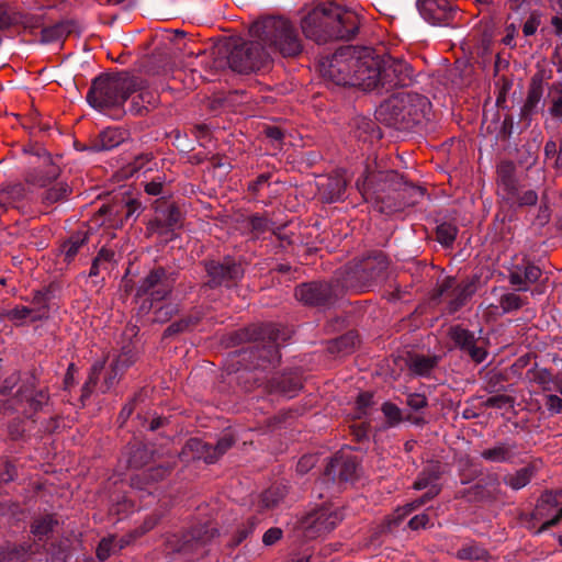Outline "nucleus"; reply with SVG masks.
<instances>
[{"instance_id":"a18cd8bd","label":"nucleus","mask_w":562,"mask_h":562,"mask_svg":"<svg viewBox=\"0 0 562 562\" xmlns=\"http://www.w3.org/2000/svg\"><path fill=\"white\" fill-rule=\"evenodd\" d=\"M9 562H25L32 555V544H14L2 549Z\"/></svg>"},{"instance_id":"7c9ffc66","label":"nucleus","mask_w":562,"mask_h":562,"mask_svg":"<svg viewBox=\"0 0 562 562\" xmlns=\"http://www.w3.org/2000/svg\"><path fill=\"white\" fill-rule=\"evenodd\" d=\"M89 239V233L87 231H77L68 239L60 245V254L64 256V260L70 262L78 255L81 247H83Z\"/></svg>"},{"instance_id":"423d86ee","label":"nucleus","mask_w":562,"mask_h":562,"mask_svg":"<svg viewBox=\"0 0 562 562\" xmlns=\"http://www.w3.org/2000/svg\"><path fill=\"white\" fill-rule=\"evenodd\" d=\"M245 339L252 340L256 345L251 348V356L257 360L256 367H263L265 362L274 363L280 359L279 341H285L281 338V331L272 324L255 326L243 333Z\"/></svg>"},{"instance_id":"f3484780","label":"nucleus","mask_w":562,"mask_h":562,"mask_svg":"<svg viewBox=\"0 0 562 562\" xmlns=\"http://www.w3.org/2000/svg\"><path fill=\"white\" fill-rule=\"evenodd\" d=\"M449 337L454 345L461 351L468 353L475 363H481L486 359L487 352L484 348L477 346V339L473 331L460 325H456L450 327Z\"/></svg>"},{"instance_id":"e433bc0d","label":"nucleus","mask_w":562,"mask_h":562,"mask_svg":"<svg viewBox=\"0 0 562 562\" xmlns=\"http://www.w3.org/2000/svg\"><path fill=\"white\" fill-rule=\"evenodd\" d=\"M555 513H552L547 506L544 507L537 501L536 507L531 513L522 514L520 516L521 521L525 524L526 528L529 530H533L537 527L538 522H544L547 519H550Z\"/></svg>"},{"instance_id":"f8f14e48","label":"nucleus","mask_w":562,"mask_h":562,"mask_svg":"<svg viewBox=\"0 0 562 562\" xmlns=\"http://www.w3.org/2000/svg\"><path fill=\"white\" fill-rule=\"evenodd\" d=\"M413 82V68L402 59L383 56L381 61L380 89L391 91Z\"/></svg>"},{"instance_id":"e2e57ef3","label":"nucleus","mask_w":562,"mask_h":562,"mask_svg":"<svg viewBox=\"0 0 562 562\" xmlns=\"http://www.w3.org/2000/svg\"><path fill=\"white\" fill-rule=\"evenodd\" d=\"M417 508H419V505L418 503H416V501L407 503L404 506L397 507L393 513L390 522L393 524L394 526H398L406 516H408Z\"/></svg>"},{"instance_id":"473e14b6","label":"nucleus","mask_w":562,"mask_h":562,"mask_svg":"<svg viewBox=\"0 0 562 562\" xmlns=\"http://www.w3.org/2000/svg\"><path fill=\"white\" fill-rule=\"evenodd\" d=\"M71 192V188L66 182H57L42 193L41 203L45 207H50L56 203L67 201Z\"/></svg>"},{"instance_id":"37998d69","label":"nucleus","mask_w":562,"mask_h":562,"mask_svg":"<svg viewBox=\"0 0 562 562\" xmlns=\"http://www.w3.org/2000/svg\"><path fill=\"white\" fill-rule=\"evenodd\" d=\"M23 153L29 156V165L49 162L52 155L38 143H30L23 147Z\"/></svg>"},{"instance_id":"13d9d810","label":"nucleus","mask_w":562,"mask_h":562,"mask_svg":"<svg viewBox=\"0 0 562 562\" xmlns=\"http://www.w3.org/2000/svg\"><path fill=\"white\" fill-rule=\"evenodd\" d=\"M537 201L538 194L533 190H527L520 194L516 191V195L512 200H507V202L517 204L518 206H532Z\"/></svg>"},{"instance_id":"39448f33","label":"nucleus","mask_w":562,"mask_h":562,"mask_svg":"<svg viewBox=\"0 0 562 562\" xmlns=\"http://www.w3.org/2000/svg\"><path fill=\"white\" fill-rule=\"evenodd\" d=\"M403 176L395 170L370 171L366 175L362 184L357 181L362 195L370 200L375 211L382 214V206L395 198L394 188L402 183Z\"/></svg>"},{"instance_id":"3c124183","label":"nucleus","mask_w":562,"mask_h":562,"mask_svg":"<svg viewBox=\"0 0 562 562\" xmlns=\"http://www.w3.org/2000/svg\"><path fill=\"white\" fill-rule=\"evenodd\" d=\"M482 405L486 408H512L515 405V397L506 394H497L486 398Z\"/></svg>"},{"instance_id":"412c9836","label":"nucleus","mask_w":562,"mask_h":562,"mask_svg":"<svg viewBox=\"0 0 562 562\" xmlns=\"http://www.w3.org/2000/svg\"><path fill=\"white\" fill-rule=\"evenodd\" d=\"M60 172L59 166L54 162L53 157H49V162L30 165L24 175V180L32 186L44 188L55 181Z\"/></svg>"},{"instance_id":"bf43d9fd","label":"nucleus","mask_w":562,"mask_h":562,"mask_svg":"<svg viewBox=\"0 0 562 562\" xmlns=\"http://www.w3.org/2000/svg\"><path fill=\"white\" fill-rule=\"evenodd\" d=\"M114 541V536H109L100 540L95 552L97 558L100 561H105L111 555V553L115 551Z\"/></svg>"},{"instance_id":"58836bf2","label":"nucleus","mask_w":562,"mask_h":562,"mask_svg":"<svg viewBox=\"0 0 562 562\" xmlns=\"http://www.w3.org/2000/svg\"><path fill=\"white\" fill-rule=\"evenodd\" d=\"M460 560L487 561L490 559L488 551L476 542L463 544L456 553Z\"/></svg>"},{"instance_id":"603ef678","label":"nucleus","mask_w":562,"mask_h":562,"mask_svg":"<svg viewBox=\"0 0 562 562\" xmlns=\"http://www.w3.org/2000/svg\"><path fill=\"white\" fill-rule=\"evenodd\" d=\"M561 497H562V491H560V492L546 491L538 498V502L540 504H542L544 507L547 506L550 510H552V513H557L562 504V502L560 499Z\"/></svg>"},{"instance_id":"a878e982","label":"nucleus","mask_w":562,"mask_h":562,"mask_svg":"<svg viewBox=\"0 0 562 562\" xmlns=\"http://www.w3.org/2000/svg\"><path fill=\"white\" fill-rule=\"evenodd\" d=\"M358 464L351 457L336 456L327 464L325 474L331 480L349 482L356 477Z\"/></svg>"},{"instance_id":"20e7f679","label":"nucleus","mask_w":562,"mask_h":562,"mask_svg":"<svg viewBox=\"0 0 562 562\" xmlns=\"http://www.w3.org/2000/svg\"><path fill=\"white\" fill-rule=\"evenodd\" d=\"M429 109L430 102L425 95L401 92L380 104L376 117L389 126L409 127L422 123Z\"/></svg>"},{"instance_id":"09e8293b","label":"nucleus","mask_w":562,"mask_h":562,"mask_svg":"<svg viewBox=\"0 0 562 562\" xmlns=\"http://www.w3.org/2000/svg\"><path fill=\"white\" fill-rule=\"evenodd\" d=\"M103 367H104V362H102V361H98V362L93 363V366L91 367L88 380L86 381V383L83 384L82 390H81L82 398L89 397L92 394V392L94 391Z\"/></svg>"},{"instance_id":"79ce46f5","label":"nucleus","mask_w":562,"mask_h":562,"mask_svg":"<svg viewBox=\"0 0 562 562\" xmlns=\"http://www.w3.org/2000/svg\"><path fill=\"white\" fill-rule=\"evenodd\" d=\"M55 525H57V520L54 518V516L45 515L34 519L33 524L31 525V532L41 540L53 531Z\"/></svg>"},{"instance_id":"c756f323","label":"nucleus","mask_w":562,"mask_h":562,"mask_svg":"<svg viewBox=\"0 0 562 562\" xmlns=\"http://www.w3.org/2000/svg\"><path fill=\"white\" fill-rule=\"evenodd\" d=\"M441 357L437 355H414L409 358L408 369L416 375L429 376L439 364Z\"/></svg>"},{"instance_id":"f03ea898","label":"nucleus","mask_w":562,"mask_h":562,"mask_svg":"<svg viewBox=\"0 0 562 562\" xmlns=\"http://www.w3.org/2000/svg\"><path fill=\"white\" fill-rule=\"evenodd\" d=\"M143 79L127 74L100 75L92 80L88 103L99 110L120 109L130 95L142 89Z\"/></svg>"},{"instance_id":"338daca9","label":"nucleus","mask_w":562,"mask_h":562,"mask_svg":"<svg viewBox=\"0 0 562 562\" xmlns=\"http://www.w3.org/2000/svg\"><path fill=\"white\" fill-rule=\"evenodd\" d=\"M48 292L47 291H35L33 293L31 303L34 305L33 308H41V312L44 317H46L48 312Z\"/></svg>"},{"instance_id":"de8ad7c7","label":"nucleus","mask_w":562,"mask_h":562,"mask_svg":"<svg viewBox=\"0 0 562 562\" xmlns=\"http://www.w3.org/2000/svg\"><path fill=\"white\" fill-rule=\"evenodd\" d=\"M158 213L161 217H165V222L171 232L182 225V213L176 204H168L166 209L159 210Z\"/></svg>"},{"instance_id":"4c0bfd02","label":"nucleus","mask_w":562,"mask_h":562,"mask_svg":"<svg viewBox=\"0 0 562 562\" xmlns=\"http://www.w3.org/2000/svg\"><path fill=\"white\" fill-rule=\"evenodd\" d=\"M359 342L358 335L349 331L328 344V350L333 353L348 355L353 351L356 345Z\"/></svg>"},{"instance_id":"c03bdc74","label":"nucleus","mask_w":562,"mask_h":562,"mask_svg":"<svg viewBox=\"0 0 562 562\" xmlns=\"http://www.w3.org/2000/svg\"><path fill=\"white\" fill-rule=\"evenodd\" d=\"M458 235V227L451 223H441L436 228V239L443 247H451Z\"/></svg>"},{"instance_id":"69168bd1","label":"nucleus","mask_w":562,"mask_h":562,"mask_svg":"<svg viewBox=\"0 0 562 562\" xmlns=\"http://www.w3.org/2000/svg\"><path fill=\"white\" fill-rule=\"evenodd\" d=\"M249 225H250L251 232L257 235L263 234V233L272 229L271 221L268 220L267 217L260 216V215H252L249 218Z\"/></svg>"},{"instance_id":"a211bd4d","label":"nucleus","mask_w":562,"mask_h":562,"mask_svg":"<svg viewBox=\"0 0 562 562\" xmlns=\"http://www.w3.org/2000/svg\"><path fill=\"white\" fill-rule=\"evenodd\" d=\"M295 297L304 305L324 306L333 300V289L326 282L302 283L295 288Z\"/></svg>"},{"instance_id":"6ab92c4d","label":"nucleus","mask_w":562,"mask_h":562,"mask_svg":"<svg viewBox=\"0 0 562 562\" xmlns=\"http://www.w3.org/2000/svg\"><path fill=\"white\" fill-rule=\"evenodd\" d=\"M36 378L31 375L18 391V400L25 402L24 413L27 415L35 414L43 409L49 402V394L46 390H36Z\"/></svg>"},{"instance_id":"5fc2aeb1","label":"nucleus","mask_w":562,"mask_h":562,"mask_svg":"<svg viewBox=\"0 0 562 562\" xmlns=\"http://www.w3.org/2000/svg\"><path fill=\"white\" fill-rule=\"evenodd\" d=\"M387 267H389V259L382 252L374 255L367 262V268L370 269L371 273L375 277L383 273L387 269Z\"/></svg>"},{"instance_id":"0eeeda50","label":"nucleus","mask_w":562,"mask_h":562,"mask_svg":"<svg viewBox=\"0 0 562 562\" xmlns=\"http://www.w3.org/2000/svg\"><path fill=\"white\" fill-rule=\"evenodd\" d=\"M227 60L234 71L249 74L265 67L270 53L260 41L241 42L232 48Z\"/></svg>"},{"instance_id":"9d476101","label":"nucleus","mask_w":562,"mask_h":562,"mask_svg":"<svg viewBox=\"0 0 562 562\" xmlns=\"http://www.w3.org/2000/svg\"><path fill=\"white\" fill-rule=\"evenodd\" d=\"M178 279L176 271L167 270L164 267H155L142 279L136 296H147L151 302H159L167 299Z\"/></svg>"},{"instance_id":"c85d7f7f","label":"nucleus","mask_w":562,"mask_h":562,"mask_svg":"<svg viewBox=\"0 0 562 562\" xmlns=\"http://www.w3.org/2000/svg\"><path fill=\"white\" fill-rule=\"evenodd\" d=\"M497 183L504 199L512 200L516 195L517 181L513 162L505 161L497 167Z\"/></svg>"},{"instance_id":"f704fd0d","label":"nucleus","mask_w":562,"mask_h":562,"mask_svg":"<svg viewBox=\"0 0 562 562\" xmlns=\"http://www.w3.org/2000/svg\"><path fill=\"white\" fill-rule=\"evenodd\" d=\"M184 450L191 453L193 459L203 460L206 463L216 462L213 453V446L199 438H191L187 441Z\"/></svg>"},{"instance_id":"4468645a","label":"nucleus","mask_w":562,"mask_h":562,"mask_svg":"<svg viewBox=\"0 0 562 562\" xmlns=\"http://www.w3.org/2000/svg\"><path fill=\"white\" fill-rule=\"evenodd\" d=\"M381 61L382 57L371 54L358 56L353 87H360L367 91L380 89Z\"/></svg>"},{"instance_id":"aec40b11","label":"nucleus","mask_w":562,"mask_h":562,"mask_svg":"<svg viewBox=\"0 0 562 562\" xmlns=\"http://www.w3.org/2000/svg\"><path fill=\"white\" fill-rule=\"evenodd\" d=\"M501 495V484L497 475L488 477V481L479 482L468 488L460 490L456 497L464 498L468 502L495 501Z\"/></svg>"},{"instance_id":"774afa93","label":"nucleus","mask_w":562,"mask_h":562,"mask_svg":"<svg viewBox=\"0 0 562 562\" xmlns=\"http://www.w3.org/2000/svg\"><path fill=\"white\" fill-rule=\"evenodd\" d=\"M549 112L553 117L562 120V88L555 89Z\"/></svg>"},{"instance_id":"6e6552de","label":"nucleus","mask_w":562,"mask_h":562,"mask_svg":"<svg viewBox=\"0 0 562 562\" xmlns=\"http://www.w3.org/2000/svg\"><path fill=\"white\" fill-rule=\"evenodd\" d=\"M344 519L338 507L323 506L311 510L299 520V528L308 539H315L334 530Z\"/></svg>"},{"instance_id":"0e129e2a","label":"nucleus","mask_w":562,"mask_h":562,"mask_svg":"<svg viewBox=\"0 0 562 562\" xmlns=\"http://www.w3.org/2000/svg\"><path fill=\"white\" fill-rule=\"evenodd\" d=\"M235 438L232 434L223 435L213 446V453L216 456V461L225 454L235 443Z\"/></svg>"},{"instance_id":"72a5a7b5","label":"nucleus","mask_w":562,"mask_h":562,"mask_svg":"<svg viewBox=\"0 0 562 562\" xmlns=\"http://www.w3.org/2000/svg\"><path fill=\"white\" fill-rule=\"evenodd\" d=\"M26 191L21 183L4 184L0 189V209L5 212L9 207L13 206L16 202L25 198Z\"/></svg>"},{"instance_id":"ea45409f","label":"nucleus","mask_w":562,"mask_h":562,"mask_svg":"<svg viewBox=\"0 0 562 562\" xmlns=\"http://www.w3.org/2000/svg\"><path fill=\"white\" fill-rule=\"evenodd\" d=\"M526 376L530 382L539 385L543 392L551 391L553 375L549 369L535 367L526 372Z\"/></svg>"},{"instance_id":"1a4fd4ad","label":"nucleus","mask_w":562,"mask_h":562,"mask_svg":"<svg viewBox=\"0 0 562 562\" xmlns=\"http://www.w3.org/2000/svg\"><path fill=\"white\" fill-rule=\"evenodd\" d=\"M203 267L207 279L204 285L210 289L232 288L244 277L243 265L231 256L221 260H204Z\"/></svg>"},{"instance_id":"4be33fe9","label":"nucleus","mask_w":562,"mask_h":562,"mask_svg":"<svg viewBox=\"0 0 562 562\" xmlns=\"http://www.w3.org/2000/svg\"><path fill=\"white\" fill-rule=\"evenodd\" d=\"M541 269L535 263L522 260L520 263L514 265L509 270V283L518 291H528L530 285L539 280Z\"/></svg>"},{"instance_id":"b1692460","label":"nucleus","mask_w":562,"mask_h":562,"mask_svg":"<svg viewBox=\"0 0 562 562\" xmlns=\"http://www.w3.org/2000/svg\"><path fill=\"white\" fill-rule=\"evenodd\" d=\"M220 532L215 527L203 525L192 528L189 532L183 535V542L178 548V551L183 553H192L200 548H203L213 539L218 537Z\"/></svg>"},{"instance_id":"052dcab7","label":"nucleus","mask_w":562,"mask_h":562,"mask_svg":"<svg viewBox=\"0 0 562 562\" xmlns=\"http://www.w3.org/2000/svg\"><path fill=\"white\" fill-rule=\"evenodd\" d=\"M326 187L328 189L329 201L333 202L340 199L346 189V182L344 179L338 177L329 178Z\"/></svg>"},{"instance_id":"4d7b16f0","label":"nucleus","mask_w":562,"mask_h":562,"mask_svg":"<svg viewBox=\"0 0 562 562\" xmlns=\"http://www.w3.org/2000/svg\"><path fill=\"white\" fill-rule=\"evenodd\" d=\"M146 228L149 235L157 234L162 236L172 233L171 229H169L167 226L165 217H161L158 212L156 216L147 223Z\"/></svg>"},{"instance_id":"ddd939ff","label":"nucleus","mask_w":562,"mask_h":562,"mask_svg":"<svg viewBox=\"0 0 562 562\" xmlns=\"http://www.w3.org/2000/svg\"><path fill=\"white\" fill-rule=\"evenodd\" d=\"M476 292L473 280L456 283L454 278H447L439 286V295L443 296L449 314L457 313Z\"/></svg>"},{"instance_id":"49530a36","label":"nucleus","mask_w":562,"mask_h":562,"mask_svg":"<svg viewBox=\"0 0 562 562\" xmlns=\"http://www.w3.org/2000/svg\"><path fill=\"white\" fill-rule=\"evenodd\" d=\"M70 33V29L66 23H56L52 26H46L42 29V42L52 43L58 41Z\"/></svg>"},{"instance_id":"a19ab883","label":"nucleus","mask_w":562,"mask_h":562,"mask_svg":"<svg viewBox=\"0 0 562 562\" xmlns=\"http://www.w3.org/2000/svg\"><path fill=\"white\" fill-rule=\"evenodd\" d=\"M99 214L108 217V221L111 225H116L117 222L123 224L124 220V209H123V199L114 201L110 204L102 205L99 211Z\"/></svg>"},{"instance_id":"c9c22d12","label":"nucleus","mask_w":562,"mask_h":562,"mask_svg":"<svg viewBox=\"0 0 562 562\" xmlns=\"http://www.w3.org/2000/svg\"><path fill=\"white\" fill-rule=\"evenodd\" d=\"M535 467L527 465L518 469L516 472L506 474L503 479L504 483L514 491H519L527 486L535 476Z\"/></svg>"},{"instance_id":"8fccbe9b","label":"nucleus","mask_w":562,"mask_h":562,"mask_svg":"<svg viewBox=\"0 0 562 562\" xmlns=\"http://www.w3.org/2000/svg\"><path fill=\"white\" fill-rule=\"evenodd\" d=\"M526 304V301L522 300L518 294L509 292L505 293L499 299V306L503 310V313H510L514 311H518Z\"/></svg>"},{"instance_id":"7ed1b4c3","label":"nucleus","mask_w":562,"mask_h":562,"mask_svg":"<svg viewBox=\"0 0 562 562\" xmlns=\"http://www.w3.org/2000/svg\"><path fill=\"white\" fill-rule=\"evenodd\" d=\"M250 32L271 54L279 53L283 57L297 56L302 49V41L296 29L285 18L268 16L255 22Z\"/></svg>"},{"instance_id":"dca6fc26","label":"nucleus","mask_w":562,"mask_h":562,"mask_svg":"<svg viewBox=\"0 0 562 562\" xmlns=\"http://www.w3.org/2000/svg\"><path fill=\"white\" fill-rule=\"evenodd\" d=\"M395 198L382 206V214L392 215L402 212L405 207L413 206L425 195L422 187L407 182L404 178L398 188H394Z\"/></svg>"},{"instance_id":"864d4df0","label":"nucleus","mask_w":562,"mask_h":562,"mask_svg":"<svg viewBox=\"0 0 562 562\" xmlns=\"http://www.w3.org/2000/svg\"><path fill=\"white\" fill-rule=\"evenodd\" d=\"M381 409L390 427H394L402 422V411L395 404L385 402Z\"/></svg>"},{"instance_id":"9b49d317","label":"nucleus","mask_w":562,"mask_h":562,"mask_svg":"<svg viewBox=\"0 0 562 562\" xmlns=\"http://www.w3.org/2000/svg\"><path fill=\"white\" fill-rule=\"evenodd\" d=\"M358 56L353 48L338 49L327 64H322L323 77L337 86H353Z\"/></svg>"},{"instance_id":"5701e85b","label":"nucleus","mask_w":562,"mask_h":562,"mask_svg":"<svg viewBox=\"0 0 562 562\" xmlns=\"http://www.w3.org/2000/svg\"><path fill=\"white\" fill-rule=\"evenodd\" d=\"M134 363L135 357L130 350L119 353L105 372L104 379L100 385L101 393H106L114 387L120 382L126 370Z\"/></svg>"},{"instance_id":"cd10ccee","label":"nucleus","mask_w":562,"mask_h":562,"mask_svg":"<svg viewBox=\"0 0 562 562\" xmlns=\"http://www.w3.org/2000/svg\"><path fill=\"white\" fill-rule=\"evenodd\" d=\"M269 389L272 393H278L284 397L292 398L296 396L299 391L302 389V383L297 375L281 374L271 379L269 382Z\"/></svg>"},{"instance_id":"393cba45","label":"nucleus","mask_w":562,"mask_h":562,"mask_svg":"<svg viewBox=\"0 0 562 562\" xmlns=\"http://www.w3.org/2000/svg\"><path fill=\"white\" fill-rule=\"evenodd\" d=\"M126 138V132L119 127H108L91 138L82 149L90 151L111 150L121 145Z\"/></svg>"},{"instance_id":"6e6d98bb","label":"nucleus","mask_w":562,"mask_h":562,"mask_svg":"<svg viewBox=\"0 0 562 562\" xmlns=\"http://www.w3.org/2000/svg\"><path fill=\"white\" fill-rule=\"evenodd\" d=\"M257 520L255 517H251L247 520L246 524L238 527L233 538V546H239L245 539L251 535L256 528Z\"/></svg>"},{"instance_id":"bb28decb","label":"nucleus","mask_w":562,"mask_h":562,"mask_svg":"<svg viewBox=\"0 0 562 562\" xmlns=\"http://www.w3.org/2000/svg\"><path fill=\"white\" fill-rule=\"evenodd\" d=\"M517 456V445L513 441H501L481 452V458L488 462L510 463Z\"/></svg>"},{"instance_id":"f257e3e1","label":"nucleus","mask_w":562,"mask_h":562,"mask_svg":"<svg viewBox=\"0 0 562 562\" xmlns=\"http://www.w3.org/2000/svg\"><path fill=\"white\" fill-rule=\"evenodd\" d=\"M304 35L318 44L333 40H351L359 30V16L334 4L313 8L303 16Z\"/></svg>"},{"instance_id":"2eb2a0df","label":"nucleus","mask_w":562,"mask_h":562,"mask_svg":"<svg viewBox=\"0 0 562 562\" xmlns=\"http://www.w3.org/2000/svg\"><path fill=\"white\" fill-rule=\"evenodd\" d=\"M456 0H417L420 15L432 25H449L453 22L458 9Z\"/></svg>"},{"instance_id":"2f4dec72","label":"nucleus","mask_w":562,"mask_h":562,"mask_svg":"<svg viewBox=\"0 0 562 562\" xmlns=\"http://www.w3.org/2000/svg\"><path fill=\"white\" fill-rule=\"evenodd\" d=\"M40 312L41 308H31L24 305H18L11 310H8L3 316L12 322L15 326H23L27 318H30L31 322H37L44 318V315Z\"/></svg>"},{"instance_id":"680f3d73","label":"nucleus","mask_w":562,"mask_h":562,"mask_svg":"<svg viewBox=\"0 0 562 562\" xmlns=\"http://www.w3.org/2000/svg\"><path fill=\"white\" fill-rule=\"evenodd\" d=\"M541 99V91L538 88H532L528 91L527 99L522 105L521 113L525 116L530 115Z\"/></svg>"}]
</instances>
